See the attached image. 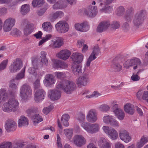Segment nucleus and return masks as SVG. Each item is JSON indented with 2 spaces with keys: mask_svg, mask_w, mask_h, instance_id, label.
<instances>
[{
  "mask_svg": "<svg viewBox=\"0 0 148 148\" xmlns=\"http://www.w3.org/2000/svg\"><path fill=\"white\" fill-rule=\"evenodd\" d=\"M5 127L8 132L14 131L16 129V123L13 120L11 119H8L5 122Z\"/></svg>",
  "mask_w": 148,
  "mask_h": 148,
  "instance_id": "dca6fc26",
  "label": "nucleus"
},
{
  "mask_svg": "<svg viewBox=\"0 0 148 148\" xmlns=\"http://www.w3.org/2000/svg\"><path fill=\"white\" fill-rule=\"evenodd\" d=\"M52 66L55 69H66L67 68L68 65L65 62L61 60H53Z\"/></svg>",
  "mask_w": 148,
  "mask_h": 148,
  "instance_id": "5701e85b",
  "label": "nucleus"
},
{
  "mask_svg": "<svg viewBox=\"0 0 148 148\" xmlns=\"http://www.w3.org/2000/svg\"><path fill=\"white\" fill-rule=\"evenodd\" d=\"M100 148H111V143L104 138H101L99 143Z\"/></svg>",
  "mask_w": 148,
  "mask_h": 148,
  "instance_id": "2f4dec72",
  "label": "nucleus"
},
{
  "mask_svg": "<svg viewBox=\"0 0 148 148\" xmlns=\"http://www.w3.org/2000/svg\"><path fill=\"white\" fill-rule=\"evenodd\" d=\"M106 5L101 9L100 11L101 12L110 13L112 12L113 10V6H106Z\"/></svg>",
  "mask_w": 148,
  "mask_h": 148,
  "instance_id": "58836bf2",
  "label": "nucleus"
},
{
  "mask_svg": "<svg viewBox=\"0 0 148 148\" xmlns=\"http://www.w3.org/2000/svg\"><path fill=\"white\" fill-rule=\"evenodd\" d=\"M85 119V115L84 114L80 112L78 114L77 120L80 122L84 121Z\"/></svg>",
  "mask_w": 148,
  "mask_h": 148,
  "instance_id": "5fc2aeb1",
  "label": "nucleus"
},
{
  "mask_svg": "<svg viewBox=\"0 0 148 148\" xmlns=\"http://www.w3.org/2000/svg\"><path fill=\"white\" fill-rule=\"evenodd\" d=\"M9 95L6 92V89L4 88L0 89V103H3L7 100L8 98Z\"/></svg>",
  "mask_w": 148,
  "mask_h": 148,
  "instance_id": "c85d7f7f",
  "label": "nucleus"
},
{
  "mask_svg": "<svg viewBox=\"0 0 148 148\" xmlns=\"http://www.w3.org/2000/svg\"><path fill=\"white\" fill-rule=\"evenodd\" d=\"M22 66V63L19 58H16L15 60L9 66L10 71L12 73L17 72L21 69Z\"/></svg>",
  "mask_w": 148,
  "mask_h": 148,
  "instance_id": "9d476101",
  "label": "nucleus"
},
{
  "mask_svg": "<svg viewBox=\"0 0 148 148\" xmlns=\"http://www.w3.org/2000/svg\"><path fill=\"white\" fill-rule=\"evenodd\" d=\"M127 15L125 16V18L126 20L128 22L130 21L131 20V15L134 13V9L132 7H129L128 8L127 10Z\"/></svg>",
  "mask_w": 148,
  "mask_h": 148,
  "instance_id": "e433bc0d",
  "label": "nucleus"
},
{
  "mask_svg": "<svg viewBox=\"0 0 148 148\" xmlns=\"http://www.w3.org/2000/svg\"><path fill=\"white\" fill-rule=\"evenodd\" d=\"M87 120L89 122L94 123L97 120V114L94 110H91L88 112L86 116Z\"/></svg>",
  "mask_w": 148,
  "mask_h": 148,
  "instance_id": "412c9836",
  "label": "nucleus"
},
{
  "mask_svg": "<svg viewBox=\"0 0 148 148\" xmlns=\"http://www.w3.org/2000/svg\"><path fill=\"white\" fill-rule=\"evenodd\" d=\"M45 3L44 0H33L32 4L34 7L37 6L38 5H42Z\"/></svg>",
  "mask_w": 148,
  "mask_h": 148,
  "instance_id": "49530a36",
  "label": "nucleus"
},
{
  "mask_svg": "<svg viewBox=\"0 0 148 148\" xmlns=\"http://www.w3.org/2000/svg\"><path fill=\"white\" fill-rule=\"evenodd\" d=\"M26 67L25 66L20 73L18 74L16 77V79L17 80L21 79L23 78L25 76Z\"/></svg>",
  "mask_w": 148,
  "mask_h": 148,
  "instance_id": "c03bdc74",
  "label": "nucleus"
},
{
  "mask_svg": "<svg viewBox=\"0 0 148 148\" xmlns=\"http://www.w3.org/2000/svg\"><path fill=\"white\" fill-rule=\"evenodd\" d=\"M82 66L81 64L74 65L72 66V71L73 74L77 77L82 74Z\"/></svg>",
  "mask_w": 148,
  "mask_h": 148,
  "instance_id": "bb28decb",
  "label": "nucleus"
},
{
  "mask_svg": "<svg viewBox=\"0 0 148 148\" xmlns=\"http://www.w3.org/2000/svg\"><path fill=\"white\" fill-rule=\"evenodd\" d=\"M57 147L58 148H62V145L60 142L61 138L58 134H57Z\"/></svg>",
  "mask_w": 148,
  "mask_h": 148,
  "instance_id": "052dcab7",
  "label": "nucleus"
},
{
  "mask_svg": "<svg viewBox=\"0 0 148 148\" xmlns=\"http://www.w3.org/2000/svg\"><path fill=\"white\" fill-rule=\"evenodd\" d=\"M28 124V121L27 118L24 116H21L18 120L19 127L26 126H27Z\"/></svg>",
  "mask_w": 148,
  "mask_h": 148,
  "instance_id": "f704fd0d",
  "label": "nucleus"
},
{
  "mask_svg": "<svg viewBox=\"0 0 148 148\" xmlns=\"http://www.w3.org/2000/svg\"><path fill=\"white\" fill-rule=\"evenodd\" d=\"M29 116L31 115V118L34 125L43 121L42 117L39 114H35L33 115L34 110L32 109H29L27 111Z\"/></svg>",
  "mask_w": 148,
  "mask_h": 148,
  "instance_id": "f8f14e48",
  "label": "nucleus"
},
{
  "mask_svg": "<svg viewBox=\"0 0 148 148\" xmlns=\"http://www.w3.org/2000/svg\"><path fill=\"white\" fill-rule=\"evenodd\" d=\"M132 66L134 65H140L141 63V61L140 59L136 58H134L130 60Z\"/></svg>",
  "mask_w": 148,
  "mask_h": 148,
  "instance_id": "a18cd8bd",
  "label": "nucleus"
},
{
  "mask_svg": "<svg viewBox=\"0 0 148 148\" xmlns=\"http://www.w3.org/2000/svg\"><path fill=\"white\" fill-rule=\"evenodd\" d=\"M55 76L58 78L60 79H62L65 76V75L62 72H57L55 73Z\"/></svg>",
  "mask_w": 148,
  "mask_h": 148,
  "instance_id": "6e6d98bb",
  "label": "nucleus"
},
{
  "mask_svg": "<svg viewBox=\"0 0 148 148\" xmlns=\"http://www.w3.org/2000/svg\"><path fill=\"white\" fill-rule=\"evenodd\" d=\"M96 58V56H94L92 57V55H90L87 60L86 65L87 66H89L90 65V63L92 61L94 60Z\"/></svg>",
  "mask_w": 148,
  "mask_h": 148,
  "instance_id": "4d7b16f0",
  "label": "nucleus"
},
{
  "mask_svg": "<svg viewBox=\"0 0 148 148\" xmlns=\"http://www.w3.org/2000/svg\"><path fill=\"white\" fill-rule=\"evenodd\" d=\"M114 67L115 72L120 71L122 68L121 65L118 63L116 64L114 66Z\"/></svg>",
  "mask_w": 148,
  "mask_h": 148,
  "instance_id": "13d9d810",
  "label": "nucleus"
},
{
  "mask_svg": "<svg viewBox=\"0 0 148 148\" xmlns=\"http://www.w3.org/2000/svg\"><path fill=\"white\" fill-rule=\"evenodd\" d=\"M84 56L81 53L78 52L73 53L71 56L73 63L74 65L80 64L83 60Z\"/></svg>",
  "mask_w": 148,
  "mask_h": 148,
  "instance_id": "4468645a",
  "label": "nucleus"
},
{
  "mask_svg": "<svg viewBox=\"0 0 148 148\" xmlns=\"http://www.w3.org/2000/svg\"><path fill=\"white\" fill-rule=\"evenodd\" d=\"M109 26L113 29H116L119 28L120 23L117 21H113L111 25L108 21H104L101 22L98 26L97 31V32H101L106 29Z\"/></svg>",
  "mask_w": 148,
  "mask_h": 148,
  "instance_id": "7ed1b4c3",
  "label": "nucleus"
},
{
  "mask_svg": "<svg viewBox=\"0 0 148 148\" xmlns=\"http://www.w3.org/2000/svg\"><path fill=\"white\" fill-rule=\"evenodd\" d=\"M14 79L12 80L10 82L9 87L10 88V95L12 96H14L17 90V85L14 83Z\"/></svg>",
  "mask_w": 148,
  "mask_h": 148,
  "instance_id": "c756f323",
  "label": "nucleus"
},
{
  "mask_svg": "<svg viewBox=\"0 0 148 148\" xmlns=\"http://www.w3.org/2000/svg\"><path fill=\"white\" fill-rule=\"evenodd\" d=\"M55 27L57 31L60 33H65L69 30V25L64 21H59L56 24Z\"/></svg>",
  "mask_w": 148,
  "mask_h": 148,
  "instance_id": "0eeeda50",
  "label": "nucleus"
},
{
  "mask_svg": "<svg viewBox=\"0 0 148 148\" xmlns=\"http://www.w3.org/2000/svg\"><path fill=\"white\" fill-rule=\"evenodd\" d=\"M30 6L27 4L22 5L21 8V13L23 15H25L29 11Z\"/></svg>",
  "mask_w": 148,
  "mask_h": 148,
  "instance_id": "4c0bfd02",
  "label": "nucleus"
},
{
  "mask_svg": "<svg viewBox=\"0 0 148 148\" xmlns=\"http://www.w3.org/2000/svg\"><path fill=\"white\" fill-rule=\"evenodd\" d=\"M109 106L107 104H102L99 107V110L101 111L106 112L110 109Z\"/></svg>",
  "mask_w": 148,
  "mask_h": 148,
  "instance_id": "603ef678",
  "label": "nucleus"
},
{
  "mask_svg": "<svg viewBox=\"0 0 148 148\" xmlns=\"http://www.w3.org/2000/svg\"><path fill=\"white\" fill-rule=\"evenodd\" d=\"M15 22V20L13 18H10L6 19L4 22L3 26L4 31L6 32L10 31Z\"/></svg>",
  "mask_w": 148,
  "mask_h": 148,
  "instance_id": "9b49d317",
  "label": "nucleus"
},
{
  "mask_svg": "<svg viewBox=\"0 0 148 148\" xmlns=\"http://www.w3.org/2000/svg\"><path fill=\"white\" fill-rule=\"evenodd\" d=\"M55 79L53 75L51 74H49L45 76L43 82L46 86L51 87L55 84Z\"/></svg>",
  "mask_w": 148,
  "mask_h": 148,
  "instance_id": "a211bd4d",
  "label": "nucleus"
},
{
  "mask_svg": "<svg viewBox=\"0 0 148 148\" xmlns=\"http://www.w3.org/2000/svg\"><path fill=\"white\" fill-rule=\"evenodd\" d=\"M75 27L77 30L82 32H86L89 29V25L87 22L75 24Z\"/></svg>",
  "mask_w": 148,
  "mask_h": 148,
  "instance_id": "4be33fe9",
  "label": "nucleus"
},
{
  "mask_svg": "<svg viewBox=\"0 0 148 148\" xmlns=\"http://www.w3.org/2000/svg\"><path fill=\"white\" fill-rule=\"evenodd\" d=\"M84 43V40H78L77 42V45L79 46H88L87 45Z\"/></svg>",
  "mask_w": 148,
  "mask_h": 148,
  "instance_id": "338daca9",
  "label": "nucleus"
},
{
  "mask_svg": "<svg viewBox=\"0 0 148 148\" xmlns=\"http://www.w3.org/2000/svg\"><path fill=\"white\" fill-rule=\"evenodd\" d=\"M8 62V59L4 60L0 64V71L5 69L7 66Z\"/></svg>",
  "mask_w": 148,
  "mask_h": 148,
  "instance_id": "8fccbe9b",
  "label": "nucleus"
},
{
  "mask_svg": "<svg viewBox=\"0 0 148 148\" xmlns=\"http://www.w3.org/2000/svg\"><path fill=\"white\" fill-rule=\"evenodd\" d=\"M46 94V92L44 90L38 89L35 93L34 97V101L36 102H40L44 99Z\"/></svg>",
  "mask_w": 148,
  "mask_h": 148,
  "instance_id": "6ab92c4d",
  "label": "nucleus"
},
{
  "mask_svg": "<svg viewBox=\"0 0 148 148\" xmlns=\"http://www.w3.org/2000/svg\"><path fill=\"white\" fill-rule=\"evenodd\" d=\"M119 137L121 140L125 143H128L131 140L129 133L126 130L122 129L119 132Z\"/></svg>",
  "mask_w": 148,
  "mask_h": 148,
  "instance_id": "aec40b11",
  "label": "nucleus"
},
{
  "mask_svg": "<svg viewBox=\"0 0 148 148\" xmlns=\"http://www.w3.org/2000/svg\"><path fill=\"white\" fill-rule=\"evenodd\" d=\"M113 109V112L117 118L120 121L123 120L125 117L124 113L122 110L119 107L118 105H114Z\"/></svg>",
  "mask_w": 148,
  "mask_h": 148,
  "instance_id": "2eb2a0df",
  "label": "nucleus"
},
{
  "mask_svg": "<svg viewBox=\"0 0 148 148\" xmlns=\"http://www.w3.org/2000/svg\"><path fill=\"white\" fill-rule=\"evenodd\" d=\"M113 117L111 116L107 115L104 116L103 118V122L106 124H110L111 120Z\"/></svg>",
  "mask_w": 148,
  "mask_h": 148,
  "instance_id": "09e8293b",
  "label": "nucleus"
},
{
  "mask_svg": "<svg viewBox=\"0 0 148 148\" xmlns=\"http://www.w3.org/2000/svg\"><path fill=\"white\" fill-rule=\"evenodd\" d=\"M19 105L18 101L15 98H10L7 102L3 104L2 109L4 112H15L18 109Z\"/></svg>",
  "mask_w": 148,
  "mask_h": 148,
  "instance_id": "f03ea898",
  "label": "nucleus"
},
{
  "mask_svg": "<svg viewBox=\"0 0 148 148\" xmlns=\"http://www.w3.org/2000/svg\"><path fill=\"white\" fill-rule=\"evenodd\" d=\"M20 96L23 100L27 99L32 94L31 87L27 84H24L20 88Z\"/></svg>",
  "mask_w": 148,
  "mask_h": 148,
  "instance_id": "39448f33",
  "label": "nucleus"
},
{
  "mask_svg": "<svg viewBox=\"0 0 148 148\" xmlns=\"http://www.w3.org/2000/svg\"><path fill=\"white\" fill-rule=\"evenodd\" d=\"M21 25H25L23 29V32L24 34L27 35L33 32L34 28L32 24L29 23V22L26 19L23 20L21 23Z\"/></svg>",
  "mask_w": 148,
  "mask_h": 148,
  "instance_id": "ddd939ff",
  "label": "nucleus"
},
{
  "mask_svg": "<svg viewBox=\"0 0 148 148\" xmlns=\"http://www.w3.org/2000/svg\"><path fill=\"white\" fill-rule=\"evenodd\" d=\"M148 141V140L146 137H142L140 142L137 144V147L138 148L142 147Z\"/></svg>",
  "mask_w": 148,
  "mask_h": 148,
  "instance_id": "79ce46f5",
  "label": "nucleus"
},
{
  "mask_svg": "<svg viewBox=\"0 0 148 148\" xmlns=\"http://www.w3.org/2000/svg\"><path fill=\"white\" fill-rule=\"evenodd\" d=\"M84 12L90 17H94L97 15L98 12L97 7L89 5L84 10Z\"/></svg>",
  "mask_w": 148,
  "mask_h": 148,
  "instance_id": "f3484780",
  "label": "nucleus"
},
{
  "mask_svg": "<svg viewBox=\"0 0 148 148\" xmlns=\"http://www.w3.org/2000/svg\"><path fill=\"white\" fill-rule=\"evenodd\" d=\"M64 132L66 136L69 140L71 139L73 136V131L71 129H66L64 130Z\"/></svg>",
  "mask_w": 148,
  "mask_h": 148,
  "instance_id": "ea45409f",
  "label": "nucleus"
},
{
  "mask_svg": "<svg viewBox=\"0 0 148 148\" xmlns=\"http://www.w3.org/2000/svg\"><path fill=\"white\" fill-rule=\"evenodd\" d=\"M109 124H110L111 125L114 127H118L120 125L118 121L114 119V117H113L112 120H111Z\"/></svg>",
  "mask_w": 148,
  "mask_h": 148,
  "instance_id": "864d4df0",
  "label": "nucleus"
},
{
  "mask_svg": "<svg viewBox=\"0 0 148 148\" xmlns=\"http://www.w3.org/2000/svg\"><path fill=\"white\" fill-rule=\"evenodd\" d=\"M32 62L33 67H30L28 69V72L30 74L35 76L37 75L36 70L38 68L37 60L36 59H34L32 60Z\"/></svg>",
  "mask_w": 148,
  "mask_h": 148,
  "instance_id": "cd10ccee",
  "label": "nucleus"
},
{
  "mask_svg": "<svg viewBox=\"0 0 148 148\" xmlns=\"http://www.w3.org/2000/svg\"><path fill=\"white\" fill-rule=\"evenodd\" d=\"M61 94V92L59 90L55 89L50 90L48 96L52 100H57L60 98Z\"/></svg>",
  "mask_w": 148,
  "mask_h": 148,
  "instance_id": "393cba45",
  "label": "nucleus"
},
{
  "mask_svg": "<svg viewBox=\"0 0 148 148\" xmlns=\"http://www.w3.org/2000/svg\"><path fill=\"white\" fill-rule=\"evenodd\" d=\"M4 145L6 148H12V144L10 142L4 141Z\"/></svg>",
  "mask_w": 148,
  "mask_h": 148,
  "instance_id": "774afa93",
  "label": "nucleus"
},
{
  "mask_svg": "<svg viewBox=\"0 0 148 148\" xmlns=\"http://www.w3.org/2000/svg\"><path fill=\"white\" fill-rule=\"evenodd\" d=\"M103 131L108 135V137L112 140L117 139L118 134L117 131L113 128H110L108 126H103L102 128Z\"/></svg>",
  "mask_w": 148,
  "mask_h": 148,
  "instance_id": "6e6552de",
  "label": "nucleus"
},
{
  "mask_svg": "<svg viewBox=\"0 0 148 148\" xmlns=\"http://www.w3.org/2000/svg\"><path fill=\"white\" fill-rule=\"evenodd\" d=\"M40 58L42 62L46 65L48 64V60L46 58L47 53L44 51H42L41 52Z\"/></svg>",
  "mask_w": 148,
  "mask_h": 148,
  "instance_id": "a19ab883",
  "label": "nucleus"
},
{
  "mask_svg": "<svg viewBox=\"0 0 148 148\" xmlns=\"http://www.w3.org/2000/svg\"><path fill=\"white\" fill-rule=\"evenodd\" d=\"M125 68L126 69H128L130 67L132 66L131 62L130 60H128L125 61L123 64Z\"/></svg>",
  "mask_w": 148,
  "mask_h": 148,
  "instance_id": "0e129e2a",
  "label": "nucleus"
},
{
  "mask_svg": "<svg viewBox=\"0 0 148 148\" xmlns=\"http://www.w3.org/2000/svg\"><path fill=\"white\" fill-rule=\"evenodd\" d=\"M81 125L87 132L91 134L98 132L100 129V125L97 123H91L86 122L82 123Z\"/></svg>",
  "mask_w": 148,
  "mask_h": 148,
  "instance_id": "20e7f679",
  "label": "nucleus"
},
{
  "mask_svg": "<svg viewBox=\"0 0 148 148\" xmlns=\"http://www.w3.org/2000/svg\"><path fill=\"white\" fill-rule=\"evenodd\" d=\"M64 15L63 12L60 11H58L53 13L50 17V20L51 22H53L57 19L62 17Z\"/></svg>",
  "mask_w": 148,
  "mask_h": 148,
  "instance_id": "7c9ffc66",
  "label": "nucleus"
},
{
  "mask_svg": "<svg viewBox=\"0 0 148 148\" xmlns=\"http://www.w3.org/2000/svg\"><path fill=\"white\" fill-rule=\"evenodd\" d=\"M57 89L62 90L66 93L71 94L76 88L75 84L73 81L69 80H62L56 86Z\"/></svg>",
  "mask_w": 148,
  "mask_h": 148,
  "instance_id": "f257e3e1",
  "label": "nucleus"
},
{
  "mask_svg": "<svg viewBox=\"0 0 148 148\" xmlns=\"http://www.w3.org/2000/svg\"><path fill=\"white\" fill-rule=\"evenodd\" d=\"M63 44V39L61 37L58 38L53 43L54 46H61Z\"/></svg>",
  "mask_w": 148,
  "mask_h": 148,
  "instance_id": "37998d69",
  "label": "nucleus"
},
{
  "mask_svg": "<svg viewBox=\"0 0 148 148\" xmlns=\"http://www.w3.org/2000/svg\"><path fill=\"white\" fill-rule=\"evenodd\" d=\"M146 12L144 10L139 11L135 15L133 21L134 25L138 26L140 25L145 18Z\"/></svg>",
  "mask_w": 148,
  "mask_h": 148,
  "instance_id": "423d86ee",
  "label": "nucleus"
},
{
  "mask_svg": "<svg viewBox=\"0 0 148 148\" xmlns=\"http://www.w3.org/2000/svg\"><path fill=\"white\" fill-rule=\"evenodd\" d=\"M74 143L78 147H81L85 143L86 140L82 135H75L73 138Z\"/></svg>",
  "mask_w": 148,
  "mask_h": 148,
  "instance_id": "b1692460",
  "label": "nucleus"
},
{
  "mask_svg": "<svg viewBox=\"0 0 148 148\" xmlns=\"http://www.w3.org/2000/svg\"><path fill=\"white\" fill-rule=\"evenodd\" d=\"M34 88L35 89L39 88L40 86V80L38 79L36 80L34 83Z\"/></svg>",
  "mask_w": 148,
  "mask_h": 148,
  "instance_id": "e2e57ef3",
  "label": "nucleus"
},
{
  "mask_svg": "<svg viewBox=\"0 0 148 148\" xmlns=\"http://www.w3.org/2000/svg\"><path fill=\"white\" fill-rule=\"evenodd\" d=\"M100 49L98 47H94L93 51L90 55H92V57L94 56H97L99 54L100 52Z\"/></svg>",
  "mask_w": 148,
  "mask_h": 148,
  "instance_id": "3c124183",
  "label": "nucleus"
},
{
  "mask_svg": "<svg viewBox=\"0 0 148 148\" xmlns=\"http://www.w3.org/2000/svg\"><path fill=\"white\" fill-rule=\"evenodd\" d=\"M65 3V0H59L53 5V8L54 9L57 10L65 8L66 7Z\"/></svg>",
  "mask_w": 148,
  "mask_h": 148,
  "instance_id": "473e14b6",
  "label": "nucleus"
},
{
  "mask_svg": "<svg viewBox=\"0 0 148 148\" xmlns=\"http://www.w3.org/2000/svg\"><path fill=\"white\" fill-rule=\"evenodd\" d=\"M51 108V106L45 108L42 110L43 113L46 114H48L52 109V108Z\"/></svg>",
  "mask_w": 148,
  "mask_h": 148,
  "instance_id": "680f3d73",
  "label": "nucleus"
},
{
  "mask_svg": "<svg viewBox=\"0 0 148 148\" xmlns=\"http://www.w3.org/2000/svg\"><path fill=\"white\" fill-rule=\"evenodd\" d=\"M71 54L70 51L68 50L65 49L60 51L57 56L59 58L65 60L69 58Z\"/></svg>",
  "mask_w": 148,
  "mask_h": 148,
  "instance_id": "a878e982",
  "label": "nucleus"
},
{
  "mask_svg": "<svg viewBox=\"0 0 148 148\" xmlns=\"http://www.w3.org/2000/svg\"><path fill=\"white\" fill-rule=\"evenodd\" d=\"M21 34V32L16 28H14L11 32V34L12 35H16L18 36Z\"/></svg>",
  "mask_w": 148,
  "mask_h": 148,
  "instance_id": "bf43d9fd",
  "label": "nucleus"
},
{
  "mask_svg": "<svg viewBox=\"0 0 148 148\" xmlns=\"http://www.w3.org/2000/svg\"><path fill=\"white\" fill-rule=\"evenodd\" d=\"M142 98L148 103V91H145L144 92Z\"/></svg>",
  "mask_w": 148,
  "mask_h": 148,
  "instance_id": "69168bd1",
  "label": "nucleus"
},
{
  "mask_svg": "<svg viewBox=\"0 0 148 148\" xmlns=\"http://www.w3.org/2000/svg\"><path fill=\"white\" fill-rule=\"evenodd\" d=\"M90 81L89 74L85 73L76 79V83L79 86H85L89 83Z\"/></svg>",
  "mask_w": 148,
  "mask_h": 148,
  "instance_id": "1a4fd4ad",
  "label": "nucleus"
},
{
  "mask_svg": "<svg viewBox=\"0 0 148 148\" xmlns=\"http://www.w3.org/2000/svg\"><path fill=\"white\" fill-rule=\"evenodd\" d=\"M124 110L127 113L132 115L134 113V106L130 103H127L124 106Z\"/></svg>",
  "mask_w": 148,
  "mask_h": 148,
  "instance_id": "72a5a7b5",
  "label": "nucleus"
},
{
  "mask_svg": "<svg viewBox=\"0 0 148 148\" xmlns=\"http://www.w3.org/2000/svg\"><path fill=\"white\" fill-rule=\"evenodd\" d=\"M42 27L45 31L50 32L52 31L53 27L50 22H46L42 24Z\"/></svg>",
  "mask_w": 148,
  "mask_h": 148,
  "instance_id": "c9c22d12",
  "label": "nucleus"
},
{
  "mask_svg": "<svg viewBox=\"0 0 148 148\" xmlns=\"http://www.w3.org/2000/svg\"><path fill=\"white\" fill-rule=\"evenodd\" d=\"M125 10L123 7L120 6L116 10V14L119 16L122 15L124 14Z\"/></svg>",
  "mask_w": 148,
  "mask_h": 148,
  "instance_id": "de8ad7c7",
  "label": "nucleus"
}]
</instances>
